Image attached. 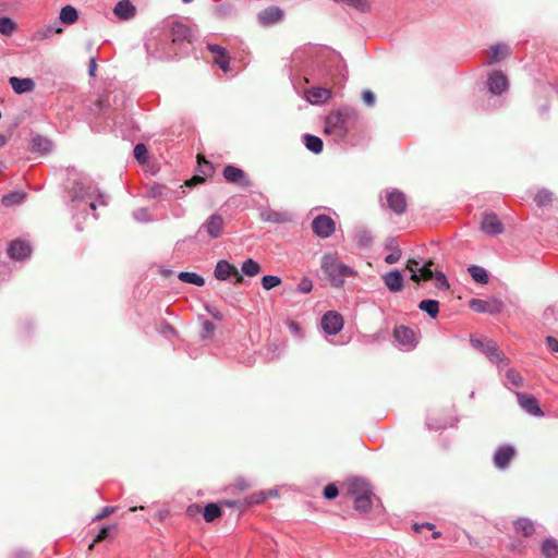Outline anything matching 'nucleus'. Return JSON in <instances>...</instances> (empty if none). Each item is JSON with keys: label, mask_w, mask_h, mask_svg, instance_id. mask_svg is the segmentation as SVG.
Masks as SVG:
<instances>
[{"label": "nucleus", "mask_w": 558, "mask_h": 558, "mask_svg": "<svg viewBox=\"0 0 558 558\" xmlns=\"http://www.w3.org/2000/svg\"><path fill=\"white\" fill-rule=\"evenodd\" d=\"M320 267L335 287L342 286L345 278L354 275L353 269L340 263L333 254L324 255Z\"/></svg>", "instance_id": "nucleus-1"}, {"label": "nucleus", "mask_w": 558, "mask_h": 558, "mask_svg": "<svg viewBox=\"0 0 558 558\" xmlns=\"http://www.w3.org/2000/svg\"><path fill=\"white\" fill-rule=\"evenodd\" d=\"M353 113L350 109H341L328 114L325 120V133L337 140L343 138L349 132L348 123Z\"/></svg>", "instance_id": "nucleus-2"}, {"label": "nucleus", "mask_w": 558, "mask_h": 558, "mask_svg": "<svg viewBox=\"0 0 558 558\" xmlns=\"http://www.w3.org/2000/svg\"><path fill=\"white\" fill-rule=\"evenodd\" d=\"M351 493L355 496L354 508L360 511H367L372 507V489L368 484L356 481L353 484Z\"/></svg>", "instance_id": "nucleus-3"}, {"label": "nucleus", "mask_w": 558, "mask_h": 558, "mask_svg": "<svg viewBox=\"0 0 558 558\" xmlns=\"http://www.w3.org/2000/svg\"><path fill=\"white\" fill-rule=\"evenodd\" d=\"M471 344L483 352L492 362L499 363L502 361V354L499 351L496 342L488 340L486 338L476 339L471 338Z\"/></svg>", "instance_id": "nucleus-4"}, {"label": "nucleus", "mask_w": 558, "mask_h": 558, "mask_svg": "<svg viewBox=\"0 0 558 558\" xmlns=\"http://www.w3.org/2000/svg\"><path fill=\"white\" fill-rule=\"evenodd\" d=\"M395 341L403 350H412L417 343L414 330L405 326H399L393 331Z\"/></svg>", "instance_id": "nucleus-5"}, {"label": "nucleus", "mask_w": 558, "mask_h": 558, "mask_svg": "<svg viewBox=\"0 0 558 558\" xmlns=\"http://www.w3.org/2000/svg\"><path fill=\"white\" fill-rule=\"evenodd\" d=\"M322 328L327 335H337L343 328V318L336 311H329L322 317Z\"/></svg>", "instance_id": "nucleus-6"}, {"label": "nucleus", "mask_w": 558, "mask_h": 558, "mask_svg": "<svg viewBox=\"0 0 558 558\" xmlns=\"http://www.w3.org/2000/svg\"><path fill=\"white\" fill-rule=\"evenodd\" d=\"M432 262L426 263L423 266H420L416 260H409L407 264V269L411 272V279L415 282L421 280L427 281L433 278V270L430 269Z\"/></svg>", "instance_id": "nucleus-7"}, {"label": "nucleus", "mask_w": 558, "mask_h": 558, "mask_svg": "<svg viewBox=\"0 0 558 558\" xmlns=\"http://www.w3.org/2000/svg\"><path fill=\"white\" fill-rule=\"evenodd\" d=\"M312 227L315 234L323 239L329 238L335 232V222L326 215H318L313 220Z\"/></svg>", "instance_id": "nucleus-8"}, {"label": "nucleus", "mask_w": 558, "mask_h": 558, "mask_svg": "<svg viewBox=\"0 0 558 558\" xmlns=\"http://www.w3.org/2000/svg\"><path fill=\"white\" fill-rule=\"evenodd\" d=\"M225 228V220L221 215H211L199 228L198 232L205 230L211 239L221 236Z\"/></svg>", "instance_id": "nucleus-9"}, {"label": "nucleus", "mask_w": 558, "mask_h": 558, "mask_svg": "<svg viewBox=\"0 0 558 558\" xmlns=\"http://www.w3.org/2000/svg\"><path fill=\"white\" fill-rule=\"evenodd\" d=\"M214 275H215L216 279H218L220 281H225V280H227L231 276H234L236 278V283H240L243 280V277H242V275H240V272L236 269V267L231 265L226 259H220L216 264V267H215V270H214Z\"/></svg>", "instance_id": "nucleus-10"}, {"label": "nucleus", "mask_w": 558, "mask_h": 558, "mask_svg": "<svg viewBox=\"0 0 558 558\" xmlns=\"http://www.w3.org/2000/svg\"><path fill=\"white\" fill-rule=\"evenodd\" d=\"M386 199L388 207L396 214L400 215L404 213L407 208V197L405 195L398 191L391 190L386 192Z\"/></svg>", "instance_id": "nucleus-11"}, {"label": "nucleus", "mask_w": 558, "mask_h": 558, "mask_svg": "<svg viewBox=\"0 0 558 558\" xmlns=\"http://www.w3.org/2000/svg\"><path fill=\"white\" fill-rule=\"evenodd\" d=\"M481 229L489 235H497L504 232V225L496 214L489 213L483 216Z\"/></svg>", "instance_id": "nucleus-12"}, {"label": "nucleus", "mask_w": 558, "mask_h": 558, "mask_svg": "<svg viewBox=\"0 0 558 558\" xmlns=\"http://www.w3.org/2000/svg\"><path fill=\"white\" fill-rule=\"evenodd\" d=\"M283 17V11L278 7H268L262 10L257 20L260 25L268 26L280 22Z\"/></svg>", "instance_id": "nucleus-13"}, {"label": "nucleus", "mask_w": 558, "mask_h": 558, "mask_svg": "<svg viewBox=\"0 0 558 558\" xmlns=\"http://www.w3.org/2000/svg\"><path fill=\"white\" fill-rule=\"evenodd\" d=\"M515 396L518 403L524 411L534 416L543 415V411L541 410L537 400L533 396L523 392H517Z\"/></svg>", "instance_id": "nucleus-14"}, {"label": "nucleus", "mask_w": 558, "mask_h": 558, "mask_svg": "<svg viewBox=\"0 0 558 558\" xmlns=\"http://www.w3.org/2000/svg\"><path fill=\"white\" fill-rule=\"evenodd\" d=\"M470 307L478 313H499L502 308V303L499 300L484 301L472 299Z\"/></svg>", "instance_id": "nucleus-15"}, {"label": "nucleus", "mask_w": 558, "mask_h": 558, "mask_svg": "<svg viewBox=\"0 0 558 558\" xmlns=\"http://www.w3.org/2000/svg\"><path fill=\"white\" fill-rule=\"evenodd\" d=\"M488 89L492 94H501L508 89V80L500 71H494L488 76Z\"/></svg>", "instance_id": "nucleus-16"}, {"label": "nucleus", "mask_w": 558, "mask_h": 558, "mask_svg": "<svg viewBox=\"0 0 558 558\" xmlns=\"http://www.w3.org/2000/svg\"><path fill=\"white\" fill-rule=\"evenodd\" d=\"M31 252L29 243L21 240L13 241L8 248V254L13 259H24L29 256Z\"/></svg>", "instance_id": "nucleus-17"}, {"label": "nucleus", "mask_w": 558, "mask_h": 558, "mask_svg": "<svg viewBox=\"0 0 558 558\" xmlns=\"http://www.w3.org/2000/svg\"><path fill=\"white\" fill-rule=\"evenodd\" d=\"M9 83L15 94H27L35 89V82L29 77L20 78L12 76L9 78Z\"/></svg>", "instance_id": "nucleus-18"}, {"label": "nucleus", "mask_w": 558, "mask_h": 558, "mask_svg": "<svg viewBox=\"0 0 558 558\" xmlns=\"http://www.w3.org/2000/svg\"><path fill=\"white\" fill-rule=\"evenodd\" d=\"M383 280L391 292H399L403 288V277L399 270H392L385 274Z\"/></svg>", "instance_id": "nucleus-19"}, {"label": "nucleus", "mask_w": 558, "mask_h": 558, "mask_svg": "<svg viewBox=\"0 0 558 558\" xmlns=\"http://www.w3.org/2000/svg\"><path fill=\"white\" fill-rule=\"evenodd\" d=\"M331 97V92L324 87H313L306 90V100L313 105L327 101Z\"/></svg>", "instance_id": "nucleus-20"}, {"label": "nucleus", "mask_w": 558, "mask_h": 558, "mask_svg": "<svg viewBox=\"0 0 558 558\" xmlns=\"http://www.w3.org/2000/svg\"><path fill=\"white\" fill-rule=\"evenodd\" d=\"M514 456V449L511 446L500 447L494 456L495 465L498 469H505L508 466L510 460Z\"/></svg>", "instance_id": "nucleus-21"}, {"label": "nucleus", "mask_w": 558, "mask_h": 558, "mask_svg": "<svg viewBox=\"0 0 558 558\" xmlns=\"http://www.w3.org/2000/svg\"><path fill=\"white\" fill-rule=\"evenodd\" d=\"M113 12L118 17L129 20L135 14V7L130 0H121L116 4Z\"/></svg>", "instance_id": "nucleus-22"}, {"label": "nucleus", "mask_w": 558, "mask_h": 558, "mask_svg": "<svg viewBox=\"0 0 558 558\" xmlns=\"http://www.w3.org/2000/svg\"><path fill=\"white\" fill-rule=\"evenodd\" d=\"M223 177L228 182L231 183H244L245 185L248 184L243 170L234 166H227L223 169Z\"/></svg>", "instance_id": "nucleus-23"}, {"label": "nucleus", "mask_w": 558, "mask_h": 558, "mask_svg": "<svg viewBox=\"0 0 558 558\" xmlns=\"http://www.w3.org/2000/svg\"><path fill=\"white\" fill-rule=\"evenodd\" d=\"M172 41L175 44L178 41L190 40L192 37L191 28L183 23H174L171 28Z\"/></svg>", "instance_id": "nucleus-24"}, {"label": "nucleus", "mask_w": 558, "mask_h": 558, "mask_svg": "<svg viewBox=\"0 0 558 558\" xmlns=\"http://www.w3.org/2000/svg\"><path fill=\"white\" fill-rule=\"evenodd\" d=\"M62 32H63L62 27L58 26L57 23H53V24H50V25H47V26H44V27L37 29L33 35V39H35V40L48 39L57 34H61Z\"/></svg>", "instance_id": "nucleus-25"}, {"label": "nucleus", "mask_w": 558, "mask_h": 558, "mask_svg": "<svg viewBox=\"0 0 558 558\" xmlns=\"http://www.w3.org/2000/svg\"><path fill=\"white\" fill-rule=\"evenodd\" d=\"M59 20L62 24L72 25L78 20V12L74 7L68 4L61 9Z\"/></svg>", "instance_id": "nucleus-26"}, {"label": "nucleus", "mask_w": 558, "mask_h": 558, "mask_svg": "<svg viewBox=\"0 0 558 558\" xmlns=\"http://www.w3.org/2000/svg\"><path fill=\"white\" fill-rule=\"evenodd\" d=\"M514 530L522 536H531L535 532L534 523L527 518H520L514 522Z\"/></svg>", "instance_id": "nucleus-27"}, {"label": "nucleus", "mask_w": 558, "mask_h": 558, "mask_svg": "<svg viewBox=\"0 0 558 558\" xmlns=\"http://www.w3.org/2000/svg\"><path fill=\"white\" fill-rule=\"evenodd\" d=\"M490 59L488 60V64H493L501 61L509 54V47L505 44H498L490 48Z\"/></svg>", "instance_id": "nucleus-28"}, {"label": "nucleus", "mask_w": 558, "mask_h": 558, "mask_svg": "<svg viewBox=\"0 0 558 558\" xmlns=\"http://www.w3.org/2000/svg\"><path fill=\"white\" fill-rule=\"evenodd\" d=\"M260 219L266 222L281 223L288 220V216L284 213L265 209L260 213Z\"/></svg>", "instance_id": "nucleus-29"}, {"label": "nucleus", "mask_w": 558, "mask_h": 558, "mask_svg": "<svg viewBox=\"0 0 558 558\" xmlns=\"http://www.w3.org/2000/svg\"><path fill=\"white\" fill-rule=\"evenodd\" d=\"M542 554L546 558H557L558 557V542L553 538H546L542 543Z\"/></svg>", "instance_id": "nucleus-30"}, {"label": "nucleus", "mask_w": 558, "mask_h": 558, "mask_svg": "<svg viewBox=\"0 0 558 558\" xmlns=\"http://www.w3.org/2000/svg\"><path fill=\"white\" fill-rule=\"evenodd\" d=\"M32 147L35 151L48 153L52 148V143L43 135H36L32 141Z\"/></svg>", "instance_id": "nucleus-31"}, {"label": "nucleus", "mask_w": 558, "mask_h": 558, "mask_svg": "<svg viewBox=\"0 0 558 558\" xmlns=\"http://www.w3.org/2000/svg\"><path fill=\"white\" fill-rule=\"evenodd\" d=\"M178 278L182 282L194 284L197 287H202L205 284V279L201 275L192 271H181Z\"/></svg>", "instance_id": "nucleus-32"}, {"label": "nucleus", "mask_w": 558, "mask_h": 558, "mask_svg": "<svg viewBox=\"0 0 558 558\" xmlns=\"http://www.w3.org/2000/svg\"><path fill=\"white\" fill-rule=\"evenodd\" d=\"M468 270L475 282L481 284H486L488 282V274L483 267L472 265Z\"/></svg>", "instance_id": "nucleus-33"}, {"label": "nucleus", "mask_w": 558, "mask_h": 558, "mask_svg": "<svg viewBox=\"0 0 558 558\" xmlns=\"http://www.w3.org/2000/svg\"><path fill=\"white\" fill-rule=\"evenodd\" d=\"M304 144L308 150L314 154H319L323 150V141L315 135L305 134L304 135Z\"/></svg>", "instance_id": "nucleus-34"}, {"label": "nucleus", "mask_w": 558, "mask_h": 558, "mask_svg": "<svg viewBox=\"0 0 558 558\" xmlns=\"http://www.w3.org/2000/svg\"><path fill=\"white\" fill-rule=\"evenodd\" d=\"M241 270L244 275L254 277L260 272L262 267L256 260L247 258L243 262Z\"/></svg>", "instance_id": "nucleus-35"}, {"label": "nucleus", "mask_w": 558, "mask_h": 558, "mask_svg": "<svg viewBox=\"0 0 558 558\" xmlns=\"http://www.w3.org/2000/svg\"><path fill=\"white\" fill-rule=\"evenodd\" d=\"M418 308L435 318L439 312V303L435 300H423L420 302Z\"/></svg>", "instance_id": "nucleus-36"}, {"label": "nucleus", "mask_w": 558, "mask_h": 558, "mask_svg": "<svg viewBox=\"0 0 558 558\" xmlns=\"http://www.w3.org/2000/svg\"><path fill=\"white\" fill-rule=\"evenodd\" d=\"M26 194L24 192H12L2 197V204L4 206H13L24 201Z\"/></svg>", "instance_id": "nucleus-37"}, {"label": "nucleus", "mask_w": 558, "mask_h": 558, "mask_svg": "<svg viewBox=\"0 0 558 558\" xmlns=\"http://www.w3.org/2000/svg\"><path fill=\"white\" fill-rule=\"evenodd\" d=\"M204 519L206 522H213L221 515L220 508L216 504H208L204 508Z\"/></svg>", "instance_id": "nucleus-38"}, {"label": "nucleus", "mask_w": 558, "mask_h": 558, "mask_svg": "<svg viewBox=\"0 0 558 558\" xmlns=\"http://www.w3.org/2000/svg\"><path fill=\"white\" fill-rule=\"evenodd\" d=\"M90 187H85L84 183L77 182L73 186V198L83 201L87 197L92 196V193L89 192Z\"/></svg>", "instance_id": "nucleus-39"}, {"label": "nucleus", "mask_w": 558, "mask_h": 558, "mask_svg": "<svg viewBox=\"0 0 558 558\" xmlns=\"http://www.w3.org/2000/svg\"><path fill=\"white\" fill-rule=\"evenodd\" d=\"M15 23L12 19L3 16L0 17V34L10 36L15 31Z\"/></svg>", "instance_id": "nucleus-40"}, {"label": "nucleus", "mask_w": 558, "mask_h": 558, "mask_svg": "<svg viewBox=\"0 0 558 558\" xmlns=\"http://www.w3.org/2000/svg\"><path fill=\"white\" fill-rule=\"evenodd\" d=\"M506 379L509 384H511L514 387H522L523 386V378L522 376L514 369L510 368L507 371Z\"/></svg>", "instance_id": "nucleus-41"}, {"label": "nucleus", "mask_w": 558, "mask_h": 558, "mask_svg": "<svg viewBox=\"0 0 558 558\" xmlns=\"http://www.w3.org/2000/svg\"><path fill=\"white\" fill-rule=\"evenodd\" d=\"M281 283V278L278 276L266 275L262 278V286L265 290H271L272 288Z\"/></svg>", "instance_id": "nucleus-42"}, {"label": "nucleus", "mask_w": 558, "mask_h": 558, "mask_svg": "<svg viewBox=\"0 0 558 558\" xmlns=\"http://www.w3.org/2000/svg\"><path fill=\"white\" fill-rule=\"evenodd\" d=\"M435 280L436 287L439 290H447L449 289L448 280L446 279V276L441 271H433V278Z\"/></svg>", "instance_id": "nucleus-43"}, {"label": "nucleus", "mask_w": 558, "mask_h": 558, "mask_svg": "<svg viewBox=\"0 0 558 558\" xmlns=\"http://www.w3.org/2000/svg\"><path fill=\"white\" fill-rule=\"evenodd\" d=\"M553 195L547 190H542L535 195V202L538 206H546L551 202Z\"/></svg>", "instance_id": "nucleus-44"}, {"label": "nucleus", "mask_w": 558, "mask_h": 558, "mask_svg": "<svg viewBox=\"0 0 558 558\" xmlns=\"http://www.w3.org/2000/svg\"><path fill=\"white\" fill-rule=\"evenodd\" d=\"M134 157L141 162L144 163L147 159V148L144 144H137L134 147Z\"/></svg>", "instance_id": "nucleus-45"}, {"label": "nucleus", "mask_w": 558, "mask_h": 558, "mask_svg": "<svg viewBox=\"0 0 558 558\" xmlns=\"http://www.w3.org/2000/svg\"><path fill=\"white\" fill-rule=\"evenodd\" d=\"M214 62L223 71V72H228L229 71V62H230V58L228 56L227 52H225L221 56H218V57H215L214 58Z\"/></svg>", "instance_id": "nucleus-46"}, {"label": "nucleus", "mask_w": 558, "mask_h": 558, "mask_svg": "<svg viewBox=\"0 0 558 558\" xmlns=\"http://www.w3.org/2000/svg\"><path fill=\"white\" fill-rule=\"evenodd\" d=\"M312 289H313L312 280L308 279L307 277L302 278L296 287V291L300 293H310L312 291Z\"/></svg>", "instance_id": "nucleus-47"}, {"label": "nucleus", "mask_w": 558, "mask_h": 558, "mask_svg": "<svg viewBox=\"0 0 558 558\" xmlns=\"http://www.w3.org/2000/svg\"><path fill=\"white\" fill-rule=\"evenodd\" d=\"M339 490L335 484H329L324 489V496L327 499H333L338 496Z\"/></svg>", "instance_id": "nucleus-48"}, {"label": "nucleus", "mask_w": 558, "mask_h": 558, "mask_svg": "<svg viewBox=\"0 0 558 558\" xmlns=\"http://www.w3.org/2000/svg\"><path fill=\"white\" fill-rule=\"evenodd\" d=\"M133 217H134L135 220L141 221V222L149 220L148 211L145 208L136 209L133 213Z\"/></svg>", "instance_id": "nucleus-49"}, {"label": "nucleus", "mask_w": 558, "mask_h": 558, "mask_svg": "<svg viewBox=\"0 0 558 558\" xmlns=\"http://www.w3.org/2000/svg\"><path fill=\"white\" fill-rule=\"evenodd\" d=\"M401 257V251L395 248L390 254L385 257V262L389 265L397 263Z\"/></svg>", "instance_id": "nucleus-50"}, {"label": "nucleus", "mask_w": 558, "mask_h": 558, "mask_svg": "<svg viewBox=\"0 0 558 558\" xmlns=\"http://www.w3.org/2000/svg\"><path fill=\"white\" fill-rule=\"evenodd\" d=\"M207 49L214 54V58L227 52L222 46L217 44H207Z\"/></svg>", "instance_id": "nucleus-51"}, {"label": "nucleus", "mask_w": 558, "mask_h": 558, "mask_svg": "<svg viewBox=\"0 0 558 558\" xmlns=\"http://www.w3.org/2000/svg\"><path fill=\"white\" fill-rule=\"evenodd\" d=\"M110 530H111V527H109V526L102 527L99 531L98 535L96 536L94 543L89 545V549H92L94 547L95 543L106 539L109 535Z\"/></svg>", "instance_id": "nucleus-52"}, {"label": "nucleus", "mask_w": 558, "mask_h": 558, "mask_svg": "<svg viewBox=\"0 0 558 558\" xmlns=\"http://www.w3.org/2000/svg\"><path fill=\"white\" fill-rule=\"evenodd\" d=\"M344 3L349 5H353L362 11L367 10L368 5L364 0H345Z\"/></svg>", "instance_id": "nucleus-53"}, {"label": "nucleus", "mask_w": 558, "mask_h": 558, "mask_svg": "<svg viewBox=\"0 0 558 558\" xmlns=\"http://www.w3.org/2000/svg\"><path fill=\"white\" fill-rule=\"evenodd\" d=\"M362 98L367 106H373L375 104V95L371 90H364Z\"/></svg>", "instance_id": "nucleus-54"}, {"label": "nucleus", "mask_w": 558, "mask_h": 558, "mask_svg": "<svg viewBox=\"0 0 558 558\" xmlns=\"http://www.w3.org/2000/svg\"><path fill=\"white\" fill-rule=\"evenodd\" d=\"M546 342L553 352H558V340L555 337H546Z\"/></svg>", "instance_id": "nucleus-55"}, {"label": "nucleus", "mask_w": 558, "mask_h": 558, "mask_svg": "<svg viewBox=\"0 0 558 558\" xmlns=\"http://www.w3.org/2000/svg\"><path fill=\"white\" fill-rule=\"evenodd\" d=\"M114 508L113 507H105L99 514L95 517V520H101L106 518L107 515L113 513Z\"/></svg>", "instance_id": "nucleus-56"}, {"label": "nucleus", "mask_w": 558, "mask_h": 558, "mask_svg": "<svg viewBox=\"0 0 558 558\" xmlns=\"http://www.w3.org/2000/svg\"><path fill=\"white\" fill-rule=\"evenodd\" d=\"M265 499H266L265 493H259V494L251 496V502H255V504L263 502Z\"/></svg>", "instance_id": "nucleus-57"}, {"label": "nucleus", "mask_w": 558, "mask_h": 558, "mask_svg": "<svg viewBox=\"0 0 558 558\" xmlns=\"http://www.w3.org/2000/svg\"><path fill=\"white\" fill-rule=\"evenodd\" d=\"M96 69H97L96 60L92 59L90 62H89V70H88V73H89L90 76L95 75Z\"/></svg>", "instance_id": "nucleus-58"}, {"label": "nucleus", "mask_w": 558, "mask_h": 558, "mask_svg": "<svg viewBox=\"0 0 558 558\" xmlns=\"http://www.w3.org/2000/svg\"><path fill=\"white\" fill-rule=\"evenodd\" d=\"M423 527L428 529V530H432V529L434 527V525H433L432 523L414 524V530H415L416 532H420V531H421V529H423Z\"/></svg>", "instance_id": "nucleus-59"}, {"label": "nucleus", "mask_w": 558, "mask_h": 558, "mask_svg": "<svg viewBox=\"0 0 558 558\" xmlns=\"http://www.w3.org/2000/svg\"><path fill=\"white\" fill-rule=\"evenodd\" d=\"M203 328H204L205 331L210 332V331H213L215 329V325L211 322L206 320L203 324Z\"/></svg>", "instance_id": "nucleus-60"}, {"label": "nucleus", "mask_w": 558, "mask_h": 558, "mask_svg": "<svg viewBox=\"0 0 558 558\" xmlns=\"http://www.w3.org/2000/svg\"><path fill=\"white\" fill-rule=\"evenodd\" d=\"M395 243H396V242H395V240L392 239V240H390V241H389V244H388V247H389V248H391L392 251H393L395 248H398L397 246H395Z\"/></svg>", "instance_id": "nucleus-61"}, {"label": "nucleus", "mask_w": 558, "mask_h": 558, "mask_svg": "<svg viewBox=\"0 0 558 558\" xmlns=\"http://www.w3.org/2000/svg\"><path fill=\"white\" fill-rule=\"evenodd\" d=\"M98 197H99V204L106 205L105 196L102 194H99Z\"/></svg>", "instance_id": "nucleus-62"}, {"label": "nucleus", "mask_w": 558, "mask_h": 558, "mask_svg": "<svg viewBox=\"0 0 558 558\" xmlns=\"http://www.w3.org/2000/svg\"><path fill=\"white\" fill-rule=\"evenodd\" d=\"M89 207H90V209L95 210L96 209V203L95 202H90L89 203Z\"/></svg>", "instance_id": "nucleus-63"}, {"label": "nucleus", "mask_w": 558, "mask_h": 558, "mask_svg": "<svg viewBox=\"0 0 558 558\" xmlns=\"http://www.w3.org/2000/svg\"><path fill=\"white\" fill-rule=\"evenodd\" d=\"M210 313L213 314V316H214L215 318H217V319H220V318H221V316H220V314H219L218 312H217V313H213V312H210Z\"/></svg>", "instance_id": "nucleus-64"}]
</instances>
